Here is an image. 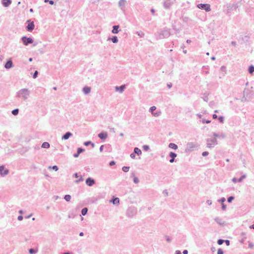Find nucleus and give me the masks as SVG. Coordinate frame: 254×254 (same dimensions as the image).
<instances>
[{
  "instance_id": "obj_1",
  "label": "nucleus",
  "mask_w": 254,
  "mask_h": 254,
  "mask_svg": "<svg viewBox=\"0 0 254 254\" xmlns=\"http://www.w3.org/2000/svg\"><path fill=\"white\" fill-rule=\"evenodd\" d=\"M19 95L22 97L24 99H26L29 95V92L27 89H24L20 91Z\"/></svg>"
},
{
  "instance_id": "obj_2",
  "label": "nucleus",
  "mask_w": 254,
  "mask_h": 254,
  "mask_svg": "<svg viewBox=\"0 0 254 254\" xmlns=\"http://www.w3.org/2000/svg\"><path fill=\"white\" fill-rule=\"evenodd\" d=\"M198 7L201 9H204L206 11H210V6L208 4H199L198 5Z\"/></svg>"
},
{
  "instance_id": "obj_3",
  "label": "nucleus",
  "mask_w": 254,
  "mask_h": 254,
  "mask_svg": "<svg viewBox=\"0 0 254 254\" xmlns=\"http://www.w3.org/2000/svg\"><path fill=\"white\" fill-rule=\"evenodd\" d=\"M22 41L24 45H27L28 44L32 43L33 40L30 38L23 37Z\"/></svg>"
},
{
  "instance_id": "obj_4",
  "label": "nucleus",
  "mask_w": 254,
  "mask_h": 254,
  "mask_svg": "<svg viewBox=\"0 0 254 254\" xmlns=\"http://www.w3.org/2000/svg\"><path fill=\"white\" fill-rule=\"evenodd\" d=\"M8 170L4 169L3 166H0V174L1 175H7L8 174Z\"/></svg>"
},
{
  "instance_id": "obj_5",
  "label": "nucleus",
  "mask_w": 254,
  "mask_h": 254,
  "mask_svg": "<svg viewBox=\"0 0 254 254\" xmlns=\"http://www.w3.org/2000/svg\"><path fill=\"white\" fill-rule=\"evenodd\" d=\"M86 183L88 186H92L93 185L95 184V181L91 178H89L86 180Z\"/></svg>"
},
{
  "instance_id": "obj_6",
  "label": "nucleus",
  "mask_w": 254,
  "mask_h": 254,
  "mask_svg": "<svg viewBox=\"0 0 254 254\" xmlns=\"http://www.w3.org/2000/svg\"><path fill=\"white\" fill-rule=\"evenodd\" d=\"M2 3L4 6L7 7L11 3V1L10 0H2Z\"/></svg>"
},
{
  "instance_id": "obj_7",
  "label": "nucleus",
  "mask_w": 254,
  "mask_h": 254,
  "mask_svg": "<svg viewBox=\"0 0 254 254\" xmlns=\"http://www.w3.org/2000/svg\"><path fill=\"white\" fill-rule=\"evenodd\" d=\"M34 28V23L31 22L28 24V25L27 26V30L29 31H31Z\"/></svg>"
},
{
  "instance_id": "obj_8",
  "label": "nucleus",
  "mask_w": 254,
  "mask_h": 254,
  "mask_svg": "<svg viewBox=\"0 0 254 254\" xmlns=\"http://www.w3.org/2000/svg\"><path fill=\"white\" fill-rule=\"evenodd\" d=\"M220 74L222 76L224 75L227 73L226 67L225 66H222L220 70Z\"/></svg>"
},
{
  "instance_id": "obj_9",
  "label": "nucleus",
  "mask_w": 254,
  "mask_h": 254,
  "mask_svg": "<svg viewBox=\"0 0 254 254\" xmlns=\"http://www.w3.org/2000/svg\"><path fill=\"white\" fill-rule=\"evenodd\" d=\"M12 66V62L11 61H7L4 65V67L6 68H9L11 67Z\"/></svg>"
},
{
  "instance_id": "obj_10",
  "label": "nucleus",
  "mask_w": 254,
  "mask_h": 254,
  "mask_svg": "<svg viewBox=\"0 0 254 254\" xmlns=\"http://www.w3.org/2000/svg\"><path fill=\"white\" fill-rule=\"evenodd\" d=\"M170 156L171 157V159L170 160V163H173L174 161L175 158L177 156V154L173 152L170 153Z\"/></svg>"
},
{
  "instance_id": "obj_11",
  "label": "nucleus",
  "mask_w": 254,
  "mask_h": 254,
  "mask_svg": "<svg viewBox=\"0 0 254 254\" xmlns=\"http://www.w3.org/2000/svg\"><path fill=\"white\" fill-rule=\"evenodd\" d=\"M107 133H100L98 134L99 137H100L102 139H105L106 138H107Z\"/></svg>"
},
{
  "instance_id": "obj_12",
  "label": "nucleus",
  "mask_w": 254,
  "mask_h": 254,
  "mask_svg": "<svg viewBox=\"0 0 254 254\" xmlns=\"http://www.w3.org/2000/svg\"><path fill=\"white\" fill-rule=\"evenodd\" d=\"M119 28V25H115L113 26V29L112 30V33L114 34H117L118 33V29Z\"/></svg>"
},
{
  "instance_id": "obj_13",
  "label": "nucleus",
  "mask_w": 254,
  "mask_h": 254,
  "mask_svg": "<svg viewBox=\"0 0 254 254\" xmlns=\"http://www.w3.org/2000/svg\"><path fill=\"white\" fill-rule=\"evenodd\" d=\"M125 88V85H122L121 86H120L119 87H116V90L117 91H118L122 93L124 91Z\"/></svg>"
},
{
  "instance_id": "obj_14",
  "label": "nucleus",
  "mask_w": 254,
  "mask_h": 254,
  "mask_svg": "<svg viewBox=\"0 0 254 254\" xmlns=\"http://www.w3.org/2000/svg\"><path fill=\"white\" fill-rule=\"evenodd\" d=\"M71 135V133L69 132H66L63 136V139H67Z\"/></svg>"
},
{
  "instance_id": "obj_15",
  "label": "nucleus",
  "mask_w": 254,
  "mask_h": 254,
  "mask_svg": "<svg viewBox=\"0 0 254 254\" xmlns=\"http://www.w3.org/2000/svg\"><path fill=\"white\" fill-rule=\"evenodd\" d=\"M114 204H118L120 203V199L117 197L111 201Z\"/></svg>"
},
{
  "instance_id": "obj_16",
  "label": "nucleus",
  "mask_w": 254,
  "mask_h": 254,
  "mask_svg": "<svg viewBox=\"0 0 254 254\" xmlns=\"http://www.w3.org/2000/svg\"><path fill=\"white\" fill-rule=\"evenodd\" d=\"M90 90H91V88H90V87H85L83 88V92H84L85 94L89 93L90 92Z\"/></svg>"
},
{
  "instance_id": "obj_17",
  "label": "nucleus",
  "mask_w": 254,
  "mask_h": 254,
  "mask_svg": "<svg viewBox=\"0 0 254 254\" xmlns=\"http://www.w3.org/2000/svg\"><path fill=\"white\" fill-rule=\"evenodd\" d=\"M169 147L171 148H172V149H177L178 148V146L176 144H174V143H171L169 144Z\"/></svg>"
},
{
  "instance_id": "obj_18",
  "label": "nucleus",
  "mask_w": 254,
  "mask_h": 254,
  "mask_svg": "<svg viewBox=\"0 0 254 254\" xmlns=\"http://www.w3.org/2000/svg\"><path fill=\"white\" fill-rule=\"evenodd\" d=\"M42 147L44 148H48L50 147V144L48 142H45L43 143L42 145Z\"/></svg>"
},
{
  "instance_id": "obj_19",
  "label": "nucleus",
  "mask_w": 254,
  "mask_h": 254,
  "mask_svg": "<svg viewBox=\"0 0 254 254\" xmlns=\"http://www.w3.org/2000/svg\"><path fill=\"white\" fill-rule=\"evenodd\" d=\"M134 153L137 154L138 155H139L141 154V151L138 148L135 147L134 149Z\"/></svg>"
},
{
  "instance_id": "obj_20",
  "label": "nucleus",
  "mask_w": 254,
  "mask_h": 254,
  "mask_svg": "<svg viewBox=\"0 0 254 254\" xmlns=\"http://www.w3.org/2000/svg\"><path fill=\"white\" fill-rule=\"evenodd\" d=\"M249 71L251 74H253V72H254V66L253 65H251L249 67Z\"/></svg>"
},
{
  "instance_id": "obj_21",
  "label": "nucleus",
  "mask_w": 254,
  "mask_h": 254,
  "mask_svg": "<svg viewBox=\"0 0 254 254\" xmlns=\"http://www.w3.org/2000/svg\"><path fill=\"white\" fill-rule=\"evenodd\" d=\"M88 209L87 208H84L81 210V213L83 215H85L87 212Z\"/></svg>"
},
{
  "instance_id": "obj_22",
  "label": "nucleus",
  "mask_w": 254,
  "mask_h": 254,
  "mask_svg": "<svg viewBox=\"0 0 254 254\" xmlns=\"http://www.w3.org/2000/svg\"><path fill=\"white\" fill-rule=\"evenodd\" d=\"M64 199L67 201H69L71 199V196L70 195H65L64 196Z\"/></svg>"
},
{
  "instance_id": "obj_23",
  "label": "nucleus",
  "mask_w": 254,
  "mask_h": 254,
  "mask_svg": "<svg viewBox=\"0 0 254 254\" xmlns=\"http://www.w3.org/2000/svg\"><path fill=\"white\" fill-rule=\"evenodd\" d=\"M12 113L13 115H17L18 113V109H14V110H13L12 111Z\"/></svg>"
},
{
  "instance_id": "obj_24",
  "label": "nucleus",
  "mask_w": 254,
  "mask_h": 254,
  "mask_svg": "<svg viewBox=\"0 0 254 254\" xmlns=\"http://www.w3.org/2000/svg\"><path fill=\"white\" fill-rule=\"evenodd\" d=\"M129 167H123L122 168L123 171H124L125 172H128L129 170Z\"/></svg>"
},
{
  "instance_id": "obj_25",
  "label": "nucleus",
  "mask_w": 254,
  "mask_h": 254,
  "mask_svg": "<svg viewBox=\"0 0 254 254\" xmlns=\"http://www.w3.org/2000/svg\"><path fill=\"white\" fill-rule=\"evenodd\" d=\"M112 41L113 43H115L118 42V38L117 37L115 36L112 38Z\"/></svg>"
},
{
  "instance_id": "obj_26",
  "label": "nucleus",
  "mask_w": 254,
  "mask_h": 254,
  "mask_svg": "<svg viewBox=\"0 0 254 254\" xmlns=\"http://www.w3.org/2000/svg\"><path fill=\"white\" fill-rule=\"evenodd\" d=\"M45 2H48L51 5H53L54 4V1L53 0H45Z\"/></svg>"
},
{
  "instance_id": "obj_27",
  "label": "nucleus",
  "mask_w": 254,
  "mask_h": 254,
  "mask_svg": "<svg viewBox=\"0 0 254 254\" xmlns=\"http://www.w3.org/2000/svg\"><path fill=\"white\" fill-rule=\"evenodd\" d=\"M156 107H155V106H152V107H151L150 108V111L151 113H153V111H154V110H156Z\"/></svg>"
},
{
  "instance_id": "obj_28",
  "label": "nucleus",
  "mask_w": 254,
  "mask_h": 254,
  "mask_svg": "<svg viewBox=\"0 0 254 254\" xmlns=\"http://www.w3.org/2000/svg\"><path fill=\"white\" fill-rule=\"evenodd\" d=\"M218 120H219V121L220 123H223V122H224V118H223V117H219V118H218Z\"/></svg>"
},
{
  "instance_id": "obj_29",
  "label": "nucleus",
  "mask_w": 254,
  "mask_h": 254,
  "mask_svg": "<svg viewBox=\"0 0 254 254\" xmlns=\"http://www.w3.org/2000/svg\"><path fill=\"white\" fill-rule=\"evenodd\" d=\"M49 169L52 168L53 170H55L56 171H57L58 170V168L57 166H54L52 168H51V167H49Z\"/></svg>"
},
{
  "instance_id": "obj_30",
  "label": "nucleus",
  "mask_w": 254,
  "mask_h": 254,
  "mask_svg": "<svg viewBox=\"0 0 254 254\" xmlns=\"http://www.w3.org/2000/svg\"><path fill=\"white\" fill-rule=\"evenodd\" d=\"M29 252L30 254H33L35 253L36 252V251H35V250H34L33 249H31L29 250Z\"/></svg>"
},
{
  "instance_id": "obj_31",
  "label": "nucleus",
  "mask_w": 254,
  "mask_h": 254,
  "mask_svg": "<svg viewBox=\"0 0 254 254\" xmlns=\"http://www.w3.org/2000/svg\"><path fill=\"white\" fill-rule=\"evenodd\" d=\"M133 181L135 183L137 184L139 182V180L137 177H134L133 178Z\"/></svg>"
},
{
  "instance_id": "obj_32",
  "label": "nucleus",
  "mask_w": 254,
  "mask_h": 254,
  "mask_svg": "<svg viewBox=\"0 0 254 254\" xmlns=\"http://www.w3.org/2000/svg\"><path fill=\"white\" fill-rule=\"evenodd\" d=\"M217 254H223V251L222 249H218Z\"/></svg>"
},
{
  "instance_id": "obj_33",
  "label": "nucleus",
  "mask_w": 254,
  "mask_h": 254,
  "mask_svg": "<svg viewBox=\"0 0 254 254\" xmlns=\"http://www.w3.org/2000/svg\"><path fill=\"white\" fill-rule=\"evenodd\" d=\"M84 151V150L81 148H78L77 152L80 154V153Z\"/></svg>"
},
{
  "instance_id": "obj_34",
  "label": "nucleus",
  "mask_w": 254,
  "mask_h": 254,
  "mask_svg": "<svg viewBox=\"0 0 254 254\" xmlns=\"http://www.w3.org/2000/svg\"><path fill=\"white\" fill-rule=\"evenodd\" d=\"M234 197H233V196H230V197H229L228 198V201L229 202H231L232 201V200L234 199Z\"/></svg>"
},
{
  "instance_id": "obj_35",
  "label": "nucleus",
  "mask_w": 254,
  "mask_h": 254,
  "mask_svg": "<svg viewBox=\"0 0 254 254\" xmlns=\"http://www.w3.org/2000/svg\"><path fill=\"white\" fill-rule=\"evenodd\" d=\"M224 242V241L223 240H219L218 241V244L220 245H222Z\"/></svg>"
},
{
  "instance_id": "obj_36",
  "label": "nucleus",
  "mask_w": 254,
  "mask_h": 254,
  "mask_svg": "<svg viewBox=\"0 0 254 254\" xmlns=\"http://www.w3.org/2000/svg\"><path fill=\"white\" fill-rule=\"evenodd\" d=\"M143 148L144 150L147 151L149 149V146L147 145H144Z\"/></svg>"
},
{
  "instance_id": "obj_37",
  "label": "nucleus",
  "mask_w": 254,
  "mask_h": 254,
  "mask_svg": "<svg viewBox=\"0 0 254 254\" xmlns=\"http://www.w3.org/2000/svg\"><path fill=\"white\" fill-rule=\"evenodd\" d=\"M37 74H38V71H35V72H34V75H33V78H35L37 77Z\"/></svg>"
},
{
  "instance_id": "obj_38",
  "label": "nucleus",
  "mask_w": 254,
  "mask_h": 254,
  "mask_svg": "<svg viewBox=\"0 0 254 254\" xmlns=\"http://www.w3.org/2000/svg\"><path fill=\"white\" fill-rule=\"evenodd\" d=\"M208 154V152H207V151H205V152H203L202 153V155H203V156H205L207 155Z\"/></svg>"
},
{
  "instance_id": "obj_39",
  "label": "nucleus",
  "mask_w": 254,
  "mask_h": 254,
  "mask_svg": "<svg viewBox=\"0 0 254 254\" xmlns=\"http://www.w3.org/2000/svg\"><path fill=\"white\" fill-rule=\"evenodd\" d=\"M130 157L133 158V159H134L135 158V155L134 153H131L130 154Z\"/></svg>"
},
{
  "instance_id": "obj_40",
  "label": "nucleus",
  "mask_w": 254,
  "mask_h": 254,
  "mask_svg": "<svg viewBox=\"0 0 254 254\" xmlns=\"http://www.w3.org/2000/svg\"><path fill=\"white\" fill-rule=\"evenodd\" d=\"M91 143V142L90 141H87V142H85L84 143V144L85 145V146H87L89 144Z\"/></svg>"
},
{
  "instance_id": "obj_41",
  "label": "nucleus",
  "mask_w": 254,
  "mask_h": 254,
  "mask_svg": "<svg viewBox=\"0 0 254 254\" xmlns=\"http://www.w3.org/2000/svg\"><path fill=\"white\" fill-rule=\"evenodd\" d=\"M115 162L114 161H111L110 163V166H112L113 165H115Z\"/></svg>"
},
{
  "instance_id": "obj_42",
  "label": "nucleus",
  "mask_w": 254,
  "mask_h": 254,
  "mask_svg": "<svg viewBox=\"0 0 254 254\" xmlns=\"http://www.w3.org/2000/svg\"><path fill=\"white\" fill-rule=\"evenodd\" d=\"M22 219H23V217H22V216H19L18 217V219L19 220H22Z\"/></svg>"
},
{
  "instance_id": "obj_43",
  "label": "nucleus",
  "mask_w": 254,
  "mask_h": 254,
  "mask_svg": "<svg viewBox=\"0 0 254 254\" xmlns=\"http://www.w3.org/2000/svg\"><path fill=\"white\" fill-rule=\"evenodd\" d=\"M79 154L77 152L76 154H74V157L76 158L79 156Z\"/></svg>"
},
{
  "instance_id": "obj_44",
  "label": "nucleus",
  "mask_w": 254,
  "mask_h": 254,
  "mask_svg": "<svg viewBox=\"0 0 254 254\" xmlns=\"http://www.w3.org/2000/svg\"><path fill=\"white\" fill-rule=\"evenodd\" d=\"M232 181L234 183H236L237 182V180L236 178H233Z\"/></svg>"
},
{
  "instance_id": "obj_45",
  "label": "nucleus",
  "mask_w": 254,
  "mask_h": 254,
  "mask_svg": "<svg viewBox=\"0 0 254 254\" xmlns=\"http://www.w3.org/2000/svg\"><path fill=\"white\" fill-rule=\"evenodd\" d=\"M103 147H104V146L103 145H101L100 148V151H103Z\"/></svg>"
},
{
  "instance_id": "obj_46",
  "label": "nucleus",
  "mask_w": 254,
  "mask_h": 254,
  "mask_svg": "<svg viewBox=\"0 0 254 254\" xmlns=\"http://www.w3.org/2000/svg\"><path fill=\"white\" fill-rule=\"evenodd\" d=\"M217 118V116L216 114H214L213 115V119H216Z\"/></svg>"
},
{
  "instance_id": "obj_47",
  "label": "nucleus",
  "mask_w": 254,
  "mask_h": 254,
  "mask_svg": "<svg viewBox=\"0 0 254 254\" xmlns=\"http://www.w3.org/2000/svg\"><path fill=\"white\" fill-rule=\"evenodd\" d=\"M188 251H187V250H184V251H183V254H188Z\"/></svg>"
},
{
  "instance_id": "obj_48",
  "label": "nucleus",
  "mask_w": 254,
  "mask_h": 254,
  "mask_svg": "<svg viewBox=\"0 0 254 254\" xmlns=\"http://www.w3.org/2000/svg\"><path fill=\"white\" fill-rule=\"evenodd\" d=\"M225 242H226V244H227V245H228V246L229 245V243H230L229 241L226 240L225 241Z\"/></svg>"
},
{
  "instance_id": "obj_49",
  "label": "nucleus",
  "mask_w": 254,
  "mask_h": 254,
  "mask_svg": "<svg viewBox=\"0 0 254 254\" xmlns=\"http://www.w3.org/2000/svg\"><path fill=\"white\" fill-rule=\"evenodd\" d=\"M245 178V176H242L239 180V182H241L243 178Z\"/></svg>"
},
{
  "instance_id": "obj_50",
  "label": "nucleus",
  "mask_w": 254,
  "mask_h": 254,
  "mask_svg": "<svg viewBox=\"0 0 254 254\" xmlns=\"http://www.w3.org/2000/svg\"><path fill=\"white\" fill-rule=\"evenodd\" d=\"M249 246H250V248H253L254 247V245L250 244H249Z\"/></svg>"
},
{
  "instance_id": "obj_51",
  "label": "nucleus",
  "mask_w": 254,
  "mask_h": 254,
  "mask_svg": "<svg viewBox=\"0 0 254 254\" xmlns=\"http://www.w3.org/2000/svg\"><path fill=\"white\" fill-rule=\"evenodd\" d=\"M79 235H80V236H83V232H81V233H80Z\"/></svg>"
},
{
  "instance_id": "obj_52",
  "label": "nucleus",
  "mask_w": 254,
  "mask_h": 254,
  "mask_svg": "<svg viewBox=\"0 0 254 254\" xmlns=\"http://www.w3.org/2000/svg\"><path fill=\"white\" fill-rule=\"evenodd\" d=\"M176 254H181V253L180 251H178V252H177Z\"/></svg>"
},
{
  "instance_id": "obj_53",
  "label": "nucleus",
  "mask_w": 254,
  "mask_h": 254,
  "mask_svg": "<svg viewBox=\"0 0 254 254\" xmlns=\"http://www.w3.org/2000/svg\"><path fill=\"white\" fill-rule=\"evenodd\" d=\"M151 11H152V12L153 13H154V12H155L154 10V9H153L151 10Z\"/></svg>"
},
{
  "instance_id": "obj_54",
  "label": "nucleus",
  "mask_w": 254,
  "mask_h": 254,
  "mask_svg": "<svg viewBox=\"0 0 254 254\" xmlns=\"http://www.w3.org/2000/svg\"><path fill=\"white\" fill-rule=\"evenodd\" d=\"M29 61L30 62H31V61H32V58H30V59H29Z\"/></svg>"
},
{
  "instance_id": "obj_55",
  "label": "nucleus",
  "mask_w": 254,
  "mask_h": 254,
  "mask_svg": "<svg viewBox=\"0 0 254 254\" xmlns=\"http://www.w3.org/2000/svg\"><path fill=\"white\" fill-rule=\"evenodd\" d=\"M30 11L31 12H33V9H32V8H31V9H30Z\"/></svg>"
},
{
  "instance_id": "obj_56",
  "label": "nucleus",
  "mask_w": 254,
  "mask_h": 254,
  "mask_svg": "<svg viewBox=\"0 0 254 254\" xmlns=\"http://www.w3.org/2000/svg\"><path fill=\"white\" fill-rule=\"evenodd\" d=\"M75 177L78 178L77 174H75Z\"/></svg>"
},
{
  "instance_id": "obj_57",
  "label": "nucleus",
  "mask_w": 254,
  "mask_h": 254,
  "mask_svg": "<svg viewBox=\"0 0 254 254\" xmlns=\"http://www.w3.org/2000/svg\"><path fill=\"white\" fill-rule=\"evenodd\" d=\"M252 228L254 229V224L252 225Z\"/></svg>"
},
{
  "instance_id": "obj_58",
  "label": "nucleus",
  "mask_w": 254,
  "mask_h": 254,
  "mask_svg": "<svg viewBox=\"0 0 254 254\" xmlns=\"http://www.w3.org/2000/svg\"><path fill=\"white\" fill-rule=\"evenodd\" d=\"M206 123H210V121H207Z\"/></svg>"
}]
</instances>
